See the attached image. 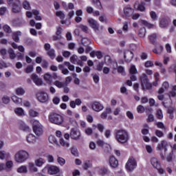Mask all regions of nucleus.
Masks as SVG:
<instances>
[{
	"mask_svg": "<svg viewBox=\"0 0 176 176\" xmlns=\"http://www.w3.org/2000/svg\"><path fill=\"white\" fill-rule=\"evenodd\" d=\"M19 36H21V32L17 31L12 33V39L16 43H19V42H20V37Z\"/></svg>",
	"mask_w": 176,
	"mask_h": 176,
	"instance_id": "nucleus-20",
	"label": "nucleus"
},
{
	"mask_svg": "<svg viewBox=\"0 0 176 176\" xmlns=\"http://www.w3.org/2000/svg\"><path fill=\"white\" fill-rule=\"evenodd\" d=\"M32 13L35 15V20H37V21H41V20H42V17L41 16L40 13L38 10H33Z\"/></svg>",
	"mask_w": 176,
	"mask_h": 176,
	"instance_id": "nucleus-32",
	"label": "nucleus"
},
{
	"mask_svg": "<svg viewBox=\"0 0 176 176\" xmlns=\"http://www.w3.org/2000/svg\"><path fill=\"white\" fill-rule=\"evenodd\" d=\"M34 72V66L32 65H28L25 70V72L26 74H31V72Z\"/></svg>",
	"mask_w": 176,
	"mask_h": 176,
	"instance_id": "nucleus-48",
	"label": "nucleus"
},
{
	"mask_svg": "<svg viewBox=\"0 0 176 176\" xmlns=\"http://www.w3.org/2000/svg\"><path fill=\"white\" fill-rule=\"evenodd\" d=\"M92 2L97 9H102V6H101L100 0H92Z\"/></svg>",
	"mask_w": 176,
	"mask_h": 176,
	"instance_id": "nucleus-37",
	"label": "nucleus"
},
{
	"mask_svg": "<svg viewBox=\"0 0 176 176\" xmlns=\"http://www.w3.org/2000/svg\"><path fill=\"white\" fill-rule=\"evenodd\" d=\"M124 13L125 16H126L127 17H130V16H131V14L134 13V10L131 8V7L127 6L124 8Z\"/></svg>",
	"mask_w": 176,
	"mask_h": 176,
	"instance_id": "nucleus-19",
	"label": "nucleus"
},
{
	"mask_svg": "<svg viewBox=\"0 0 176 176\" xmlns=\"http://www.w3.org/2000/svg\"><path fill=\"white\" fill-rule=\"evenodd\" d=\"M29 170L33 173L38 172V168L35 167V164H34V163H29Z\"/></svg>",
	"mask_w": 176,
	"mask_h": 176,
	"instance_id": "nucleus-38",
	"label": "nucleus"
},
{
	"mask_svg": "<svg viewBox=\"0 0 176 176\" xmlns=\"http://www.w3.org/2000/svg\"><path fill=\"white\" fill-rule=\"evenodd\" d=\"M91 76L95 83H98V82H100V76H98V75L91 74Z\"/></svg>",
	"mask_w": 176,
	"mask_h": 176,
	"instance_id": "nucleus-57",
	"label": "nucleus"
},
{
	"mask_svg": "<svg viewBox=\"0 0 176 176\" xmlns=\"http://www.w3.org/2000/svg\"><path fill=\"white\" fill-rule=\"evenodd\" d=\"M47 54L52 60H54V58H56V51H54V49L48 50Z\"/></svg>",
	"mask_w": 176,
	"mask_h": 176,
	"instance_id": "nucleus-29",
	"label": "nucleus"
},
{
	"mask_svg": "<svg viewBox=\"0 0 176 176\" xmlns=\"http://www.w3.org/2000/svg\"><path fill=\"white\" fill-rule=\"evenodd\" d=\"M56 14L58 17H60V20H64V19H65V14H64L63 11H58Z\"/></svg>",
	"mask_w": 176,
	"mask_h": 176,
	"instance_id": "nucleus-51",
	"label": "nucleus"
},
{
	"mask_svg": "<svg viewBox=\"0 0 176 176\" xmlns=\"http://www.w3.org/2000/svg\"><path fill=\"white\" fill-rule=\"evenodd\" d=\"M8 53L9 54L10 60H14V58H16V53H14V50H13V49L9 48L8 50Z\"/></svg>",
	"mask_w": 176,
	"mask_h": 176,
	"instance_id": "nucleus-25",
	"label": "nucleus"
},
{
	"mask_svg": "<svg viewBox=\"0 0 176 176\" xmlns=\"http://www.w3.org/2000/svg\"><path fill=\"white\" fill-rule=\"evenodd\" d=\"M85 133L87 135H91V134H93V129H91V128H87L85 130Z\"/></svg>",
	"mask_w": 176,
	"mask_h": 176,
	"instance_id": "nucleus-63",
	"label": "nucleus"
},
{
	"mask_svg": "<svg viewBox=\"0 0 176 176\" xmlns=\"http://www.w3.org/2000/svg\"><path fill=\"white\" fill-rule=\"evenodd\" d=\"M146 34V29L145 28H141L138 31V36L140 38H145V35Z\"/></svg>",
	"mask_w": 176,
	"mask_h": 176,
	"instance_id": "nucleus-31",
	"label": "nucleus"
},
{
	"mask_svg": "<svg viewBox=\"0 0 176 176\" xmlns=\"http://www.w3.org/2000/svg\"><path fill=\"white\" fill-rule=\"evenodd\" d=\"M137 111H138V113H144V112L145 111V109L143 107L142 105H139L137 107Z\"/></svg>",
	"mask_w": 176,
	"mask_h": 176,
	"instance_id": "nucleus-61",
	"label": "nucleus"
},
{
	"mask_svg": "<svg viewBox=\"0 0 176 176\" xmlns=\"http://www.w3.org/2000/svg\"><path fill=\"white\" fill-rule=\"evenodd\" d=\"M157 126L158 127V129H162V130H166V126H164V124H163V122H159L157 123Z\"/></svg>",
	"mask_w": 176,
	"mask_h": 176,
	"instance_id": "nucleus-64",
	"label": "nucleus"
},
{
	"mask_svg": "<svg viewBox=\"0 0 176 176\" xmlns=\"http://www.w3.org/2000/svg\"><path fill=\"white\" fill-rule=\"evenodd\" d=\"M60 144L62 145V146H65V148H68L69 147V143L66 142L64 139H60Z\"/></svg>",
	"mask_w": 176,
	"mask_h": 176,
	"instance_id": "nucleus-55",
	"label": "nucleus"
},
{
	"mask_svg": "<svg viewBox=\"0 0 176 176\" xmlns=\"http://www.w3.org/2000/svg\"><path fill=\"white\" fill-rule=\"evenodd\" d=\"M78 56H76V54L70 57V62L72 63V64H76V63H78Z\"/></svg>",
	"mask_w": 176,
	"mask_h": 176,
	"instance_id": "nucleus-49",
	"label": "nucleus"
},
{
	"mask_svg": "<svg viewBox=\"0 0 176 176\" xmlns=\"http://www.w3.org/2000/svg\"><path fill=\"white\" fill-rule=\"evenodd\" d=\"M79 28H80V30H82V31L83 32H85L86 34H87V32H89V28L87 25H80Z\"/></svg>",
	"mask_w": 176,
	"mask_h": 176,
	"instance_id": "nucleus-54",
	"label": "nucleus"
},
{
	"mask_svg": "<svg viewBox=\"0 0 176 176\" xmlns=\"http://www.w3.org/2000/svg\"><path fill=\"white\" fill-rule=\"evenodd\" d=\"M19 129L23 131H28V130H30V126H27L24 122H20Z\"/></svg>",
	"mask_w": 176,
	"mask_h": 176,
	"instance_id": "nucleus-35",
	"label": "nucleus"
},
{
	"mask_svg": "<svg viewBox=\"0 0 176 176\" xmlns=\"http://www.w3.org/2000/svg\"><path fill=\"white\" fill-rule=\"evenodd\" d=\"M17 172L21 174H27L28 173V169L25 166H21L17 168Z\"/></svg>",
	"mask_w": 176,
	"mask_h": 176,
	"instance_id": "nucleus-26",
	"label": "nucleus"
},
{
	"mask_svg": "<svg viewBox=\"0 0 176 176\" xmlns=\"http://www.w3.org/2000/svg\"><path fill=\"white\" fill-rule=\"evenodd\" d=\"M138 72L137 71V68H135V65L131 66L129 69V74H137Z\"/></svg>",
	"mask_w": 176,
	"mask_h": 176,
	"instance_id": "nucleus-44",
	"label": "nucleus"
},
{
	"mask_svg": "<svg viewBox=\"0 0 176 176\" xmlns=\"http://www.w3.org/2000/svg\"><path fill=\"white\" fill-rule=\"evenodd\" d=\"M48 119L51 123L57 124L58 126L63 124L64 122V118L61 115L54 112L50 113Z\"/></svg>",
	"mask_w": 176,
	"mask_h": 176,
	"instance_id": "nucleus-2",
	"label": "nucleus"
},
{
	"mask_svg": "<svg viewBox=\"0 0 176 176\" xmlns=\"http://www.w3.org/2000/svg\"><path fill=\"white\" fill-rule=\"evenodd\" d=\"M91 43V41L89 38H83L82 39V45L83 46H89Z\"/></svg>",
	"mask_w": 176,
	"mask_h": 176,
	"instance_id": "nucleus-43",
	"label": "nucleus"
},
{
	"mask_svg": "<svg viewBox=\"0 0 176 176\" xmlns=\"http://www.w3.org/2000/svg\"><path fill=\"white\" fill-rule=\"evenodd\" d=\"M12 100L15 104H21V102H23V100L16 96H12Z\"/></svg>",
	"mask_w": 176,
	"mask_h": 176,
	"instance_id": "nucleus-39",
	"label": "nucleus"
},
{
	"mask_svg": "<svg viewBox=\"0 0 176 176\" xmlns=\"http://www.w3.org/2000/svg\"><path fill=\"white\" fill-rule=\"evenodd\" d=\"M114 65V69H118V74H121L122 75H126V72H124V68L122 66L118 67V62H115Z\"/></svg>",
	"mask_w": 176,
	"mask_h": 176,
	"instance_id": "nucleus-22",
	"label": "nucleus"
},
{
	"mask_svg": "<svg viewBox=\"0 0 176 176\" xmlns=\"http://www.w3.org/2000/svg\"><path fill=\"white\" fill-rule=\"evenodd\" d=\"M53 76L52 74L47 73L44 75V79L46 80V82H48L49 83H52V78Z\"/></svg>",
	"mask_w": 176,
	"mask_h": 176,
	"instance_id": "nucleus-40",
	"label": "nucleus"
},
{
	"mask_svg": "<svg viewBox=\"0 0 176 176\" xmlns=\"http://www.w3.org/2000/svg\"><path fill=\"white\" fill-rule=\"evenodd\" d=\"M155 135H157V137H159V138H162V137H164V133H163V132H162V131L160 130H156Z\"/></svg>",
	"mask_w": 176,
	"mask_h": 176,
	"instance_id": "nucleus-60",
	"label": "nucleus"
},
{
	"mask_svg": "<svg viewBox=\"0 0 176 176\" xmlns=\"http://www.w3.org/2000/svg\"><path fill=\"white\" fill-rule=\"evenodd\" d=\"M16 94H17V96H24V94H25V91L24 90V89L19 87L16 89Z\"/></svg>",
	"mask_w": 176,
	"mask_h": 176,
	"instance_id": "nucleus-41",
	"label": "nucleus"
},
{
	"mask_svg": "<svg viewBox=\"0 0 176 176\" xmlns=\"http://www.w3.org/2000/svg\"><path fill=\"white\" fill-rule=\"evenodd\" d=\"M125 167L128 171H133L135 168H137V161L134 157L129 158Z\"/></svg>",
	"mask_w": 176,
	"mask_h": 176,
	"instance_id": "nucleus-7",
	"label": "nucleus"
},
{
	"mask_svg": "<svg viewBox=\"0 0 176 176\" xmlns=\"http://www.w3.org/2000/svg\"><path fill=\"white\" fill-rule=\"evenodd\" d=\"M45 162L46 161L45 160V159L41 157L35 160V164L36 166H37V167H42V166H43Z\"/></svg>",
	"mask_w": 176,
	"mask_h": 176,
	"instance_id": "nucleus-24",
	"label": "nucleus"
},
{
	"mask_svg": "<svg viewBox=\"0 0 176 176\" xmlns=\"http://www.w3.org/2000/svg\"><path fill=\"white\" fill-rule=\"evenodd\" d=\"M109 164L112 168H116L119 165V162L114 156L111 155L109 158Z\"/></svg>",
	"mask_w": 176,
	"mask_h": 176,
	"instance_id": "nucleus-15",
	"label": "nucleus"
},
{
	"mask_svg": "<svg viewBox=\"0 0 176 176\" xmlns=\"http://www.w3.org/2000/svg\"><path fill=\"white\" fill-rule=\"evenodd\" d=\"M57 162L60 166H64L65 164V160L61 157H58Z\"/></svg>",
	"mask_w": 176,
	"mask_h": 176,
	"instance_id": "nucleus-56",
	"label": "nucleus"
},
{
	"mask_svg": "<svg viewBox=\"0 0 176 176\" xmlns=\"http://www.w3.org/2000/svg\"><path fill=\"white\" fill-rule=\"evenodd\" d=\"M23 8L25 9V10H30L31 9V6L30 5V2L28 1H25L23 3Z\"/></svg>",
	"mask_w": 176,
	"mask_h": 176,
	"instance_id": "nucleus-46",
	"label": "nucleus"
},
{
	"mask_svg": "<svg viewBox=\"0 0 176 176\" xmlns=\"http://www.w3.org/2000/svg\"><path fill=\"white\" fill-rule=\"evenodd\" d=\"M30 154L28 152L21 150L18 151L14 155V160L16 163H24L25 160H28Z\"/></svg>",
	"mask_w": 176,
	"mask_h": 176,
	"instance_id": "nucleus-3",
	"label": "nucleus"
},
{
	"mask_svg": "<svg viewBox=\"0 0 176 176\" xmlns=\"http://www.w3.org/2000/svg\"><path fill=\"white\" fill-rule=\"evenodd\" d=\"M31 79L33 80L34 83L36 85V86H42L43 82L42 81V79L39 78V76L36 75V74H32L31 75Z\"/></svg>",
	"mask_w": 176,
	"mask_h": 176,
	"instance_id": "nucleus-11",
	"label": "nucleus"
},
{
	"mask_svg": "<svg viewBox=\"0 0 176 176\" xmlns=\"http://www.w3.org/2000/svg\"><path fill=\"white\" fill-rule=\"evenodd\" d=\"M88 23L91 28H93L95 32H98V31H100V24L98 22H97V21L94 20V19H88Z\"/></svg>",
	"mask_w": 176,
	"mask_h": 176,
	"instance_id": "nucleus-9",
	"label": "nucleus"
},
{
	"mask_svg": "<svg viewBox=\"0 0 176 176\" xmlns=\"http://www.w3.org/2000/svg\"><path fill=\"white\" fill-rule=\"evenodd\" d=\"M70 137L72 140H79L80 138V131L72 129L70 132Z\"/></svg>",
	"mask_w": 176,
	"mask_h": 176,
	"instance_id": "nucleus-12",
	"label": "nucleus"
},
{
	"mask_svg": "<svg viewBox=\"0 0 176 176\" xmlns=\"http://www.w3.org/2000/svg\"><path fill=\"white\" fill-rule=\"evenodd\" d=\"M42 171L43 173H46L47 171V173L50 175H54L60 173V168H58L57 166L47 164L45 166Z\"/></svg>",
	"mask_w": 176,
	"mask_h": 176,
	"instance_id": "nucleus-5",
	"label": "nucleus"
},
{
	"mask_svg": "<svg viewBox=\"0 0 176 176\" xmlns=\"http://www.w3.org/2000/svg\"><path fill=\"white\" fill-rule=\"evenodd\" d=\"M71 153L73 154L74 156H78V148L75 146L72 147Z\"/></svg>",
	"mask_w": 176,
	"mask_h": 176,
	"instance_id": "nucleus-58",
	"label": "nucleus"
},
{
	"mask_svg": "<svg viewBox=\"0 0 176 176\" xmlns=\"http://www.w3.org/2000/svg\"><path fill=\"white\" fill-rule=\"evenodd\" d=\"M148 38H149L151 43H153V45H155V42H156V39H157V34H156L155 33L153 34H151L148 36Z\"/></svg>",
	"mask_w": 176,
	"mask_h": 176,
	"instance_id": "nucleus-33",
	"label": "nucleus"
},
{
	"mask_svg": "<svg viewBox=\"0 0 176 176\" xmlns=\"http://www.w3.org/2000/svg\"><path fill=\"white\" fill-rule=\"evenodd\" d=\"M135 9L139 12H145L146 9L145 8V2L141 1L137 6V3L134 5Z\"/></svg>",
	"mask_w": 176,
	"mask_h": 176,
	"instance_id": "nucleus-17",
	"label": "nucleus"
},
{
	"mask_svg": "<svg viewBox=\"0 0 176 176\" xmlns=\"http://www.w3.org/2000/svg\"><path fill=\"white\" fill-rule=\"evenodd\" d=\"M32 129L36 135H38L39 137L40 135H42L43 134V128L42 126V124H41V123L38 122V120L34 121Z\"/></svg>",
	"mask_w": 176,
	"mask_h": 176,
	"instance_id": "nucleus-6",
	"label": "nucleus"
},
{
	"mask_svg": "<svg viewBox=\"0 0 176 176\" xmlns=\"http://www.w3.org/2000/svg\"><path fill=\"white\" fill-rule=\"evenodd\" d=\"M26 140L30 144H34L36 141V137L32 133H30L26 137Z\"/></svg>",
	"mask_w": 176,
	"mask_h": 176,
	"instance_id": "nucleus-23",
	"label": "nucleus"
},
{
	"mask_svg": "<svg viewBox=\"0 0 176 176\" xmlns=\"http://www.w3.org/2000/svg\"><path fill=\"white\" fill-rule=\"evenodd\" d=\"M29 115L32 118H36V116H39V112L34 110V109H30L29 110Z\"/></svg>",
	"mask_w": 176,
	"mask_h": 176,
	"instance_id": "nucleus-36",
	"label": "nucleus"
},
{
	"mask_svg": "<svg viewBox=\"0 0 176 176\" xmlns=\"http://www.w3.org/2000/svg\"><path fill=\"white\" fill-rule=\"evenodd\" d=\"M170 23V21H168V19H167L166 18H163L160 21V28H167V27H168V23Z\"/></svg>",
	"mask_w": 176,
	"mask_h": 176,
	"instance_id": "nucleus-21",
	"label": "nucleus"
},
{
	"mask_svg": "<svg viewBox=\"0 0 176 176\" xmlns=\"http://www.w3.org/2000/svg\"><path fill=\"white\" fill-rule=\"evenodd\" d=\"M54 85L56 86V87H58V89H61V87H64V85H65V83L61 82L59 80H56L54 82Z\"/></svg>",
	"mask_w": 176,
	"mask_h": 176,
	"instance_id": "nucleus-47",
	"label": "nucleus"
},
{
	"mask_svg": "<svg viewBox=\"0 0 176 176\" xmlns=\"http://www.w3.org/2000/svg\"><path fill=\"white\" fill-rule=\"evenodd\" d=\"M1 101L3 104H9V102H10V98L8 96H4L2 98Z\"/></svg>",
	"mask_w": 176,
	"mask_h": 176,
	"instance_id": "nucleus-50",
	"label": "nucleus"
},
{
	"mask_svg": "<svg viewBox=\"0 0 176 176\" xmlns=\"http://www.w3.org/2000/svg\"><path fill=\"white\" fill-rule=\"evenodd\" d=\"M150 16L153 21H156V20H157V14L154 11H151L150 12Z\"/></svg>",
	"mask_w": 176,
	"mask_h": 176,
	"instance_id": "nucleus-53",
	"label": "nucleus"
},
{
	"mask_svg": "<svg viewBox=\"0 0 176 176\" xmlns=\"http://www.w3.org/2000/svg\"><path fill=\"white\" fill-rule=\"evenodd\" d=\"M91 108L96 112H100L104 109V106L100 102L95 101L92 103Z\"/></svg>",
	"mask_w": 176,
	"mask_h": 176,
	"instance_id": "nucleus-10",
	"label": "nucleus"
},
{
	"mask_svg": "<svg viewBox=\"0 0 176 176\" xmlns=\"http://www.w3.org/2000/svg\"><path fill=\"white\" fill-rule=\"evenodd\" d=\"M133 57L134 54H133V52L127 50L124 52V58L126 63H130V61L133 60Z\"/></svg>",
	"mask_w": 176,
	"mask_h": 176,
	"instance_id": "nucleus-13",
	"label": "nucleus"
},
{
	"mask_svg": "<svg viewBox=\"0 0 176 176\" xmlns=\"http://www.w3.org/2000/svg\"><path fill=\"white\" fill-rule=\"evenodd\" d=\"M100 175H107L109 173V169L107 168H102L99 171Z\"/></svg>",
	"mask_w": 176,
	"mask_h": 176,
	"instance_id": "nucleus-45",
	"label": "nucleus"
},
{
	"mask_svg": "<svg viewBox=\"0 0 176 176\" xmlns=\"http://www.w3.org/2000/svg\"><path fill=\"white\" fill-rule=\"evenodd\" d=\"M14 112L18 116H24V110L21 107L16 108Z\"/></svg>",
	"mask_w": 176,
	"mask_h": 176,
	"instance_id": "nucleus-34",
	"label": "nucleus"
},
{
	"mask_svg": "<svg viewBox=\"0 0 176 176\" xmlns=\"http://www.w3.org/2000/svg\"><path fill=\"white\" fill-rule=\"evenodd\" d=\"M37 99L40 102H47L49 100V95L44 91L37 93Z\"/></svg>",
	"mask_w": 176,
	"mask_h": 176,
	"instance_id": "nucleus-8",
	"label": "nucleus"
},
{
	"mask_svg": "<svg viewBox=\"0 0 176 176\" xmlns=\"http://www.w3.org/2000/svg\"><path fill=\"white\" fill-rule=\"evenodd\" d=\"M104 67V62H98V65H96L97 71L101 72L102 71V67Z\"/></svg>",
	"mask_w": 176,
	"mask_h": 176,
	"instance_id": "nucleus-52",
	"label": "nucleus"
},
{
	"mask_svg": "<svg viewBox=\"0 0 176 176\" xmlns=\"http://www.w3.org/2000/svg\"><path fill=\"white\" fill-rule=\"evenodd\" d=\"M12 12L13 13H20L21 12V7L20 6V1H16L15 3H13L12 4Z\"/></svg>",
	"mask_w": 176,
	"mask_h": 176,
	"instance_id": "nucleus-14",
	"label": "nucleus"
},
{
	"mask_svg": "<svg viewBox=\"0 0 176 176\" xmlns=\"http://www.w3.org/2000/svg\"><path fill=\"white\" fill-rule=\"evenodd\" d=\"M91 166V162L89 160H85L83 162L82 168L84 170H89Z\"/></svg>",
	"mask_w": 176,
	"mask_h": 176,
	"instance_id": "nucleus-30",
	"label": "nucleus"
},
{
	"mask_svg": "<svg viewBox=\"0 0 176 176\" xmlns=\"http://www.w3.org/2000/svg\"><path fill=\"white\" fill-rule=\"evenodd\" d=\"M114 137L118 144L123 145L127 144L130 140L129 132L124 129H117L115 131Z\"/></svg>",
	"mask_w": 176,
	"mask_h": 176,
	"instance_id": "nucleus-1",
	"label": "nucleus"
},
{
	"mask_svg": "<svg viewBox=\"0 0 176 176\" xmlns=\"http://www.w3.org/2000/svg\"><path fill=\"white\" fill-rule=\"evenodd\" d=\"M164 149V152H167V141L162 140L160 144H158L157 146V151H162Z\"/></svg>",
	"mask_w": 176,
	"mask_h": 176,
	"instance_id": "nucleus-16",
	"label": "nucleus"
},
{
	"mask_svg": "<svg viewBox=\"0 0 176 176\" xmlns=\"http://www.w3.org/2000/svg\"><path fill=\"white\" fill-rule=\"evenodd\" d=\"M3 30L4 32H6L7 34H12V28H10V26L8 25H4L3 26Z\"/></svg>",
	"mask_w": 176,
	"mask_h": 176,
	"instance_id": "nucleus-42",
	"label": "nucleus"
},
{
	"mask_svg": "<svg viewBox=\"0 0 176 176\" xmlns=\"http://www.w3.org/2000/svg\"><path fill=\"white\" fill-rule=\"evenodd\" d=\"M141 86L143 90H151L152 84L149 82V78L146 74H143L140 76Z\"/></svg>",
	"mask_w": 176,
	"mask_h": 176,
	"instance_id": "nucleus-4",
	"label": "nucleus"
},
{
	"mask_svg": "<svg viewBox=\"0 0 176 176\" xmlns=\"http://www.w3.org/2000/svg\"><path fill=\"white\" fill-rule=\"evenodd\" d=\"M157 119H163V112L162 111V110L159 109L157 111Z\"/></svg>",
	"mask_w": 176,
	"mask_h": 176,
	"instance_id": "nucleus-62",
	"label": "nucleus"
},
{
	"mask_svg": "<svg viewBox=\"0 0 176 176\" xmlns=\"http://www.w3.org/2000/svg\"><path fill=\"white\" fill-rule=\"evenodd\" d=\"M139 23H140L143 25H145V27H147V28H153V27H155V25H153L152 23H148V21H146L145 20H140Z\"/></svg>",
	"mask_w": 176,
	"mask_h": 176,
	"instance_id": "nucleus-27",
	"label": "nucleus"
},
{
	"mask_svg": "<svg viewBox=\"0 0 176 176\" xmlns=\"http://www.w3.org/2000/svg\"><path fill=\"white\" fill-rule=\"evenodd\" d=\"M163 47L162 45H159L157 47H156V48H155L154 50H153V53H155V54H162V53H163Z\"/></svg>",
	"mask_w": 176,
	"mask_h": 176,
	"instance_id": "nucleus-28",
	"label": "nucleus"
},
{
	"mask_svg": "<svg viewBox=\"0 0 176 176\" xmlns=\"http://www.w3.org/2000/svg\"><path fill=\"white\" fill-rule=\"evenodd\" d=\"M0 54L1 56H2V58L5 59V57H6V54H7L6 49L3 48L0 50Z\"/></svg>",
	"mask_w": 176,
	"mask_h": 176,
	"instance_id": "nucleus-59",
	"label": "nucleus"
},
{
	"mask_svg": "<svg viewBox=\"0 0 176 176\" xmlns=\"http://www.w3.org/2000/svg\"><path fill=\"white\" fill-rule=\"evenodd\" d=\"M151 164L154 168H160V161L156 157H152L151 159Z\"/></svg>",
	"mask_w": 176,
	"mask_h": 176,
	"instance_id": "nucleus-18",
	"label": "nucleus"
}]
</instances>
